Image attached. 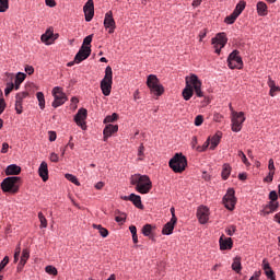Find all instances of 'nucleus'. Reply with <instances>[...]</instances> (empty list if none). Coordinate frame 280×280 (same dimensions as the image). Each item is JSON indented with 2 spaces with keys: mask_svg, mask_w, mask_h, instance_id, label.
I'll list each match as a JSON object with an SVG mask.
<instances>
[{
  "mask_svg": "<svg viewBox=\"0 0 280 280\" xmlns=\"http://www.w3.org/2000/svg\"><path fill=\"white\" fill-rule=\"evenodd\" d=\"M186 80V86L182 92V95L186 102H189L191 97H194V91L197 95V97H203L202 93V82L198 80V75L190 74L189 77L185 78Z\"/></svg>",
  "mask_w": 280,
  "mask_h": 280,
  "instance_id": "f257e3e1",
  "label": "nucleus"
},
{
  "mask_svg": "<svg viewBox=\"0 0 280 280\" xmlns=\"http://www.w3.org/2000/svg\"><path fill=\"white\" fill-rule=\"evenodd\" d=\"M130 184L136 186L138 194H150L152 190V180L148 175L135 174L130 177Z\"/></svg>",
  "mask_w": 280,
  "mask_h": 280,
  "instance_id": "f03ea898",
  "label": "nucleus"
},
{
  "mask_svg": "<svg viewBox=\"0 0 280 280\" xmlns=\"http://www.w3.org/2000/svg\"><path fill=\"white\" fill-rule=\"evenodd\" d=\"M168 165L175 174H183L187 167V158L182 153H176L168 162Z\"/></svg>",
  "mask_w": 280,
  "mask_h": 280,
  "instance_id": "7ed1b4c3",
  "label": "nucleus"
},
{
  "mask_svg": "<svg viewBox=\"0 0 280 280\" xmlns=\"http://www.w3.org/2000/svg\"><path fill=\"white\" fill-rule=\"evenodd\" d=\"M113 90V68L107 66L105 69V75L101 81V91L105 97L110 95V91Z\"/></svg>",
  "mask_w": 280,
  "mask_h": 280,
  "instance_id": "20e7f679",
  "label": "nucleus"
},
{
  "mask_svg": "<svg viewBox=\"0 0 280 280\" xmlns=\"http://www.w3.org/2000/svg\"><path fill=\"white\" fill-rule=\"evenodd\" d=\"M21 185V177H7L1 183V189L8 194H16Z\"/></svg>",
  "mask_w": 280,
  "mask_h": 280,
  "instance_id": "39448f33",
  "label": "nucleus"
},
{
  "mask_svg": "<svg viewBox=\"0 0 280 280\" xmlns=\"http://www.w3.org/2000/svg\"><path fill=\"white\" fill-rule=\"evenodd\" d=\"M147 85L150 89L151 93L153 95H156L158 97L161 96L162 93H165V89L159 81V78L154 74H150L147 79Z\"/></svg>",
  "mask_w": 280,
  "mask_h": 280,
  "instance_id": "423d86ee",
  "label": "nucleus"
},
{
  "mask_svg": "<svg viewBox=\"0 0 280 280\" xmlns=\"http://www.w3.org/2000/svg\"><path fill=\"white\" fill-rule=\"evenodd\" d=\"M230 108L232 109V131L240 132L244 126V121H246L244 112H235L231 105Z\"/></svg>",
  "mask_w": 280,
  "mask_h": 280,
  "instance_id": "0eeeda50",
  "label": "nucleus"
},
{
  "mask_svg": "<svg viewBox=\"0 0 280 280\" xmlns=\"http://www.w3.org/2000/svg\"><path fill=\"white\" fill-rule=\"evenodd\" d=\"M228 67L230 69H242L244 67V61L240 57L238 50H233L228 57Z\"/></svg>",
  "mask_w": 280,
  "mask_h": 280,
  "instance_id": "6e6552de",
  "label": "nucleus"
},
{
  "mask_svg": "<svg viewBox=\"0 0 280 280\" xmlns=\"http://www.w3.org/2000/svg\"><path fill=\"white\" fill-rule=\"evenodd\" d=\"M52 96H54V102L51 104L52 108H58V106H62L65 102H67V94L62 92V88L56 86L52 89Z\"/></svg>",
  "mask_w": 280,
  "mask_h": 280,
  "instance_id": "1a4fd4ad",
  "label": "nucleus"
},
{
  "mask_svg": "<svg viewBox=\"0 0 280 280\" xmlns=\"http://www.w3.org/2000/svg\"><path fill=\"white\" fill-rule=\"evenodd\" d=\"M226 43H229V38H226V33H219L215 37L212 38V45L215 49V54H220L222 49L226 46Z\"/></svg>",
  "mask_w": 280,
  "mask_h": 280,
  "instance_id": "9d476101",
  "label": "nucleus"
},
{
  "mask_svg": "<svg viewBox=\"0 0 280 280\" xmlns=\"http://www.w3.org/2000/svg\"><path fill=\"white\" fill-rule=\"evenodd\" d=\"M237 199L235 198V190L233 188H229L225 196L223 197V205L229 211H233L235 209V205Z\"/></svg>",
  "mask_w": 280,
  "mask_h": 280,
  "instance_id": "9b49d317",
  "label": "nucleus"
},
{
  "mask_svg": "<svg viewBox=\"0 0 280 280\" xmlns=\"http://www.w3.org/2000/svg\"><path fill=\"white\" fill-rule=\"evenodd\" d=\"M104 27L105 30H108V34H115L117 24L115 23V19L113 18V11H108L105 14Z\"/></svg>",
  "mask_w": 280,
  "mask_h": 280,
  "instance_id": "f8f14e48",
  "label": "nucleus"
},
{
  "mask_svg": "<svg viewBox=\"0 0 280 280\" xmlns=\"http://www.w3.org/2000/svg\"><path fill=\"white\" fill-rule=\"evenodd\" d=\"M91 56V46H81L79 51L77 52L74 57V62L77 65H80V62H83V60H86Z\"/></svg>",
  "mask_w": 280,
  "mask_h": 280,
  "instance_id": "ddd939ff",
  "label": "nucleus"
},
{
  "mask_svg": "<svg viewBox=\"0 0 280 280\" xmlns=\"http://www.w3.org/2000/svg\"><path fill=\"white\" fill-rule=\"evenodd\" d=\"M83 12L85 14V21L88 23L93 21V16H95V5L93 4V0H88L85 5L83 7Z\"/></svg>",
  "mask_w": 280,
  "mask_h": 280,
  "instance_id": "4468645a",
  "label": "nucleus"
},
{
  "mask_svg": "<svg viewBox=\"0 0 280 280\" xmlns=\"http://www.w3.org/2000/svg\"><path fill=\"white\" fill-rule=\"evenodd\" d=\"M58 34H54V28H48L40 37L42 43L45 45H54L55 40H57Z\"/></svg>",
  "mask_w": 280,
  "mask_h": 280,
  "instance_id": "2eb2a0df",
  "label": "nucleus"
},
{
  "mask_svg": "<svg viewBox=\"0 0 280 280\" xmlns=\"http://www.w3.org/2000/svg\"><path fill=\"white\" fill-rule=\"evenodd\" d=\"M88 115H89V112L86 110V108H80L77 115L74 116V121L77 126L84 128L85 126L84 121L86 120Z\"/></svg>",
  "mask_w": 280,
  "mask_h": 280,
  "instance_id": "dca6fc26",
  "label": "nucleus"
},
{
  "mask_svg": "<svg viewBox=\"0 0 280 280\" xmlns=\"http://www.w3.org/2000/svg\"><path fill=\"white\" fill-rule=\"evenodd\" d=\"M197 218L200 224H207L209 222V208L201 206L197 210Z\"/></svg>",
  "mask_w": 280,
  "mask_h": 280,
  "instance_id": "f3484780",
  "label": "nucleus"
},
{
  "mask_svg": "<svg viewBox=\"0 0 280 280\" xmlns=\"http://www.w3.org/2000/svg\"><path fill=\"white\" fill-rule=\"evenodd\" d=\"M219 244L221 250H231V248H233V240L231 237H226L224 234L220 236Z\"/></svg>",
  "mask_w": 280,
  "mask_h": 280,
  "instance_id": "a211bd4d",
  "label": "nucleus"
},
{
  "mask_svg": "<svg viewBox=\"0 0 280 280\" xmlns=\"http://www.w3.org/2000/svg\"><path fill=\"white\" fill-rule=\"evenodd\" d=\"M176 222H178V218H176V215H173V218H171L170 222H167L163 230H162V234L163 235H172V233H174V226L176 225Z\"/></svg>",
  "mask_w": 280,
  "mask_h": 280,
  "instance_id": "6ab92c4d",
  "label": "nucleus"
},
{
  "mask_svg": "<svg viewBox=\"0 0 280 280\" xmlns=\"http://www.w3.org/2000/svg\"><path fill=\"white\" fill-rule=\"evenodd\" d=\"M27 97V92H20L15 96V110L18 115H21L23 113V100Z\"/></svg>",
  "mask_w": 280,
  "mask_h": 280,
  "instance_id": "aec40b11",
  "label": "nucleus"
},
{
  "mask_svg": "<svg viewBox=\"0 0 280 280\" xmlns=\"http://www.w3.org/2000/svg\"><path fill=\"white\" fill-rule=\"evenodd\" d=\"M121 200H129L137 207V209H143V203L141 202V196L131 194L130 196L121 197Z\"/></svg>",
  "mask_w": 280,
  "mask_h": 280,
  "instance_id": "412c9836",
  "label": "nucleus"
},
{
  "mask_svg": "<svg viewBox=\"0 0 280 280\" xmlns=\"http://www.w3.org/2000/svg\"><path fill=\"white\" fill-rule=\"evenodd\" d=\"M277 209H279V202L269 201L261 210V215H270V213H275Z\"/></svg>",
  "mask_w": 280,
  "mask_h": 280,
  "instance_id": "4be33fe9",
  "label": "nucleus"
},
{
  "mask_svg": "<svg viewBox=\"0 0 280 280\" xmlns=\"http://www.w3.org/2000/svg\"><path fill=\"white\" fill-rule=\"evenodd\" d=\"M117 130H119V126L117 125H107L105 127V129L103 130V135H104V141L108 140V137H113V135H115V132H117Z\"/></svg>",
  "mask_w": 280,
  "mask_h": 280,
  "instance_id": "5701e85b",
  "label": "nucleus"
},
{
  "mask_svg": "<svg viewBox=\"0 0 280 280\" xmlns=\"http://www.w3.org/2000/svg\"><path fill=\"white\" fill-rule=\"evenodd\" d=\"M38 174L40 178L44 180V183H47V180H49V170L47 167V162L40 163Z\"/></svg>",
  "mask_w": 280,
  "mask_h": 280,
  "instance_id": "b1692460",
  "label": "nucleus"
},
{
  "mask_svg": "<svg viewBox=\"0 0 280 280\" xmlns=\"http://www.w3.org/2000/svg\"><path fill=\"white\" fill-rule=\"evenodd\" d=\"M7 176H19L21 174V166L11 164L5 168Z\"/></svg>",
  "mask_w": 280,
  "mask_h": 280,
  "instance_id": "393cba45",
  "label": "nucleus"
},
{
  "mask_svg": "<svg viewBox=\"0 0 280 280\" xmlns=\"http://www.w3.org/2000/svg\"><path fill=\"white\" fill-rule=\"evenodd\" d=\"M262 269L265 270V275L268 277V279L275 280V271L270 267V262H268L266 259L262 260Z\"/></svg>",
  "mask_w": 280,
  "mask_h": 280,
  "instance_id": "a878e982",
  "label": "nucleus"
},
{
  "mask_svg": "<svg viewBox=\"0 0 280 280\" xmlns=\"http://www.w3.org/2000/svg\"><path fill=\"white\" fill-rule=\"evenodd\" d=\"M256 10L259 16H266L268 14V4H266L264 1H259L256 4Z\"/></svg>",
  "mask_w": 280,
  "mask_h": 280,
  "instance_id": "bb28decb",
  "label": "nucleus"
},
{
  "mask_svg": "<svg viewBox=\"0 0 280 280\" xmlns=\"http://www.w3.org/2000/svg\"><path fill=\"white\" fill-rule=\"evenodd\" d=\"M270 91H269V95L271 97H275V95H277V93H279L280 88L277 86V84L275 83V80H272L271 78H269L268 82H267Z\"/></svg>",
  "mask_w": 280,
  "mask_h": 280,
  "instance_id": "cd10ccee",
  "label": "nucleus"
},
{
  "mask_svg": "<svg viewBox=\"0 0 280 280\" xmlns=\"http://www.w3.org/2000/svg\"><path fill=\"white\" fill-rule=\"evenodd\" d=\"M220 139H222V132H217L212 138H210V150H215L220 145Z\"/></svg>",
  "mask_w": 280,
  "mask_h": 280,
  "instance_id": "c85d7f7f",
  "label": "nucleus"
},
{
  "mask_svg": "<svg viewBox=\"0 0 280 280\" xmlns=\"http://www.w3.org/2000/svg\"><path fill=\"white\" fill-rule=\"evenodd\" d=\"M244 10H246V1L241 0V1L236 4V7H235V9H234L233 12L240 16V14H242V12H244Z\"/></svg>",
  "mask_w": 280,
  "mask_h": 280,
  "instance_id": "c756f323",
  "label": "nucleus"
},
{
  "mask_svg": "<svg viewBox=\"0 0 280 280\" xmlns=\"http://www.w3.org/2000/svg\"><path fill=\"white\" fill-rule=\"evenodd\" d=\"M232 269L235 272L240 273V270H242V258H240V257L234 258V261L232 264Z\"/></svg>",
  "mask_w": 280,
  "mask_h": 280,
  "instance_id": "7c9ffc66",
  "label": "nucleus"
},
{
  "mask_svg": "<svg viewBox=\"0 0 280 280\" xmlns=\"http://www.w3.org/2000/svg\"><path fill=\"white\" fill-rule=\"evenodd\" d=\"M221 176H222L223 180L229 179V176H231V165H229V164L223 165Z\"/></svg>",
  "mask_w": 280,
  "mask_h": 280,
  "instance_id": "2f4dec72",
  "label": "nucleus"
},
{
  "mask_svg": "<svg viewBox=\"0 0 280 280\" xmlns=\"http://www.w3.org/2000/svg\"><path fill=\"white\" fill-rule=\"evenodd\" d=\"M93 229H96L98 231L101 237H108V231L104 226L100 224H93Z\"/></svg>",
  "mask_w": 280,
  "mask_h": 280,
  "instance_id": "473e14b6",
  "label": "nucleus"
},
{
  "mask_svg": "<svg viewBox=\"0 0 280 280\" xmlns=\"http://www.w3.org/2000/svg\"><path fill=\"white\" fill-rule=\"evenodd\" d=\"M238 15L233 11L231 13V15H228L224 20L225 23H228V25H233V23H235V21H237Z\"/></svg>",
  "mask_w": 280,
  "mask_h": 280,
  "instance_id": "72a5a7b5",
  "label": "nucleus"
},
{
  "mask_svg": "<svg viewBox=\"0 0 280 280\" xmlns=\"http://www.w3.org/2000/svg\"><path fill=\"white\" fill-rule=\"evenodd\" d=\"M36 97L39 102V108L42 110H45V94H43V92H37Z\"/></svg>",
  "mask_w": 280,
  "mask_h": 280,
  "instance_id": "f704fd0d",
  "label": "nucleus"
},
{
  "mask_svg": "<svg viewBox=\"0 0 280 280\" xmlns=\"http://www.w3.org/2000/svg\"><path fill=\"white\" fill-rule=\"evenodd\" d=\"M142 235H144V237H150V235H152V225L151 224H145L142 228Z\"/></svg>",
  "mask_w": 280,
  "mask_h": 280,
  "instance_id": "c9c22d12",
  "label": "nucleus"
},
{
  "mask_svg": "<svg viewBox=\"0 0 280 280\" xmlns=\"http://www.w3.org/2000/svg\"><path fill=\"white\" fill-rule=\"evenodd\" d=\"M211 144V138H208L207 141L203 143V145H198L196 148L197 152H206L207 148Z\"/></svg>",
  "mask_w": 280,
  "mask_h": 280,
  "instance_id": "e433bc0d",
  "label": "nucleus"
},
{
  "mask_svg": "<svg viewBox=\"0 0 280 280\" xmlns=\"http://www.w3.org/2000/svg\"><path fill=\"white\" fill-rule=\"evenodd\" d=\"M9 8H10L9 0H0V12H8Z\"/></svg>",
  "mask_w": 280,
  "mask_h": 280,
  "instance_id": "4c0bfd02",
  "label": "nucleus"
},
{
  "mask_svg": "<svg viewBox=\"0 0 280 280\" xmlns=\"http://www.w3.org/2000/svg\"><path fill=\"white\" fill-rule=\"evenodd\" d=\"M117 119H119V115H117V113H114L113 115L107 116L104 119V124H113V121H117Z\"/></svg>",
  "mask_w": 280,
  "mask_h": 280,
  "instance_id": "58836bf2",
  "label": "nucleus"
},
{
  "mask_svg": "<svg viewBox=\"0 0 280 280\" xmlns=\"http://www.w3.org/2000/svg\"><path fill=\"white\" fill-rule=\"evenodd\" d=\"M27 259H30V250L23 249L20 264H27Z\"/></svg>",
  "mask_w": 280,
  "mask_h": 280,
  "instance_id": "ea45409f",
  "label": "nucleus"
},
{
  "mask_svg": "<svg viewBox=\"0 0 280 280\" xmlns=\"http://www.w3.org/2000/svg\"><path fill=\"white\" fill-rule=\"evenodd\" d=\"M45 271L47 272V275H52L54 277L58 276V269H56V267L51 265L46 266Z\"/></svg>",
  "mask_w": 280,
  "mask_h": 280,
  "instance_id": "a19ab883",
  "label": "nucleus"
},
{
  "mask_svg": "<svg viewBox=\"0 0 280 280\" xmlns=\"http://www.w3.org/2000/svg\"><path fill=\"white\" fill-rule=\"evenodd\" d=\"M38 219L40 222V229H47V219L45 218V214H43V212H38Z\"/></svg>",
  "mask_w": 280,
  "mask_h": 280,
  "instance_id": "79ce46f5",
  "label": "nucleus"
},
{
  "mask_svg": "<svg viewBox=\"0 0 280 280\" xmlns=\"http://www.w3.org/2000/svg\"><path fill=\"white\" fill-rule=\"evenodd\" d=\"M235 231H237V226H235V225H229L225 229V233H226V235H230V237H233V235L235 234Z\"/></svg>",
  "mask_w": 280,
  "mask_h": 280,
  "instance_id": "37998d69",
  "label": "nucleus"
},
{
  "mask_svg": "<svg viewBox=\"0 0 280 280\" xmlns=\"http://www.w3.org/2000/svg\"><path fill=\"white\" fill-rule=\"evenodd\" d=\"M25 78H27L25 73L19 72L15 77V82H19V84H23V82L25 81Z\"/></svg>",
  "mask_w": 280,
  "mask_h": 280,
  "instance_id": "c03bdc74",
  "label": "nucleus"
},
{
  "mask_svg": "<svg viewBox=\"0 0 280 280\" xmlns=\"http://www.w3.org/2000/svg\"><path fill=\"white\" fill-rule=\"evenodd\" d=\"M67 180H70V183H73L74 185L80 186V182L78 180V177L71 174H66Z\"/></svg>",
  "mask_w": 280,
  "mask_h": 280,
  "instance_id": "a18cd8bd",
  "label": "nucleus"
},
{
  "mask_svg": "<svg viewBox=\"0 0 280 280\" xmlns=\"http://www.w3.org/2000/svg\"><path fill=\"white\" fill-rule=\"evenodd\" d=\"M91 43H93V35H89L83 39L82 47H91Z\"/></svg>",
  "mask_w": 280,
  "mask_h": 280,
  "instance_id": "49530a36",
  "label": "nucleus"
},
{
  "mask_svg": "<svg viewBox=\"0 0 280 280\" xmlns=\"http://www.w3.org/2000/svg\"><path fill=\"white\" fill-rule=\"evenodd\" d=\"M238 156L244 163V165H250V163L248 162V159L246 158V154H244V151H238Z\"/></svg>",
  "mask_w": 280,
  "mask_h": 280,
  "instance_id": "de8ad7c7",
  "label": "nucleus"
},
{
  "mask_svg": "<svg viewBox=\"0 0 280 280\" xmlns=\"http://www.w3.org/2000/svg\"><path fill=\"white\" fill-rule=\"evenodd\" d=\"M269 200H271V202H279L277 200H279V195H277V192L275 190L269 192Z\"/></svg>",
  "mask_w": 280,
  "mask_h": 280,
  "instance_id": "09e8293b",
  "label": "nucleus"
},
{
  "mask_svg": "<svg viewBox=\"0 0 280 280\" xmlns=\"http://www.w3.org/2000/svg\"><path fill=\"white\" fill-rule=\"evenodd\" d=\"M10 264V257L5 256L0 262V272Z\"/></svg>",
  "mask_w": 280,
  "mask_h": 280,
  "instance_id": "8fccbe9b",
  "label": "nucleus"
},
{
  "mask_svg": "<svg viewBox=\"0 0 280 280\" xmlns=\"http://www.w3.org/2000/svg\"><path fill=\"white\" fill-rule=\"evenodd\" d=\"M12 91H14V83H8L4 90V95L8 96Z\"/></svg>",
  "mask_w": 280,
  "mask_h": 280,
  "instance_id": "3c124183",
  "label": "nucleus"
},
{
  "mask_svg": "<svg viewBox=\"0 0 280 280\" xmlns=\"http://www.w3.org/2000/svg\"><path fill=\"white\" fill-rule=\"evenodd\" d=\"M202 121H205V118L202 117V115L196 116L195 126H202Z\"/></svg>",
  "mask_w": 280,
  "mask_h": 280,
  "instance_id": "603ef678",
  "label": "nucleus"
},
{
  "mask_svg": "<svg viewBox=\"0 0 280 280\" xmlns=\"http://www.w3.org/2000/svg\"><path fill=\"white\" fill-rule=\"evenodd\" d=\"M269 173L275 174V160L270 159L268 164Z\"/></svg>",
  "mask_w": 280,
  "mask_h": 280,
  "instance_id": "864d4df0",
  "label": "nucleus"
},
{
  "mask_svg": "<svg viewBox=\"0 0 280 280\" xmlns=\"http://www.w3.org/2000/svg\"><path fill=\"white\" fill-rule=\"evenodd\" d=\"M144 152H145V147L142 144L138 149V156H139L140 161H143V158H141V156H143Z\"/></svg>",
  "mask_w": 280,
  "mask_h": 280,
  "instance_id": "5fc2aeb1",
  "label": "nucleus"
},
{
  "mask_svg": "<svg viewBox=\"0 0 280 280\" xmlns=\"http://www.w3.org/2000/svg\"><path fill=\"white\" fill-rule=\"evenodd\" d=\"M275 178V173H268V175L264 178V183H272Z\"/></svg>",
  "mask_w": 280,
  "mask_h": 280,
  "instance_id": "6e6d98bb",
  "label": "nucleus"
},
{
  "mask_svg": "<svg viewBox=\"0 0 280 280\" xmlns=\"http://www.w3.org/2000/svg\"><path fill=\"white\" fill-rule=\"evenodd\" d=\"M190 145H191L192 150H196V148H198V147H196V145H198V137H196V136L192 137Z\"/></svg>",
  "mask_w": 280,
  "mask_h": 280,
  "instance_id": "4d7b16f0",
  "label": "nucleus"
},
{
  "mask_svg": "<svg viewBox=\"0 0 280 280\" xmlns=\"http://www.w3.org/2000/svg\"><path fill=\"white\" fill-rule=\"evenodd\" d=\"M5 100L4 98H0V115L3 114V110H5Z\"/></svg>",
  "mask_w": 280,
  "mask_h": 280,
  "instance_id": "13d9d810",
  "label": "nucleus"
},
{
  "mask_svg": "<svg viewBox=\"0 0 280 280\" xmlns=\"http://www.w3.org/2000/svg\"><path fill=\"white\" fill-rule=\"evenodd\" d=\"M9 149H10V144H8V142H4L2 144L1 154H8Z\"/></svg>",
  "mask_w": 280,
  "mask_h": 280,
  "instance_id": "bf43d9fd",
  "label": "nucleus"
},
{
  "mask_svg": "<svg viewBox=\"0 0 280 280\" xmlns=\"http://www.w3.org/2000/svg\"><path fill=\"white\" fill-rule=\"evenodd\" d=\"M25 73H27L28 75H33L34 74V67L26 66L25 67Z\"/></svg>",
  "mask_w": 280,
  "mask_h": 280,
  "instance_id": "052dcab7",
  "label": "nucleus"
},
{
  "mask_svg": "<svg viewBox=\"0 0 280 280\" xmlns=\"http://www.w3.org/2000/svg\"><path fill=\"white\" fill-rule=\"evenodd\" d=\"M45 3L48 8H56V0H45Z\"/></svg>",
  "mask_w": 280,
  "mask_h": 280,
  "instance_id": "680f3d73",
  "label": "nucleus"
},
{
  "mask_svg": "<svg viewBox=\"0 0 280 280\" xmlns=\"http://www.w3.org/2000/svg\"><path fill=\"white\" fill-rule=\"evenodd\" d=\"M116 222H126V214H121L120 217L115 218Z\"/></svg>",
  "mask_w": 280,
  "mask_h": 280,
  "instance_id": "e2e57ef3",
  "label": "nucleus"
},
{
  "mask_svg": "<svg viewBox=\"0 0 280 280\" xmlns=\"http://www.w3.org/2000/svg\"><path fill=\"white\" fill-rule=\"evenodd\" d=\"M50 161H51L52 163H58V154L51 153V154H50Z\"/></svg>",
  "mask_w": 280,
  "mask_h": 280,
  "instance_id": "0e129e2a",
  "label": "nucleus"
},
{
  "mask_svg": "<svg viewBox=\"0 0 280 280\" xmlns=\"http://www.w3.org/2000/svg\"><path fill=\"white\" fill-rule=\"evenodd\" d=\"M49 141H56V131H49Z\"/></svg>",
  "mask_w": 280,
  "mask_h": 280,
  "instance_id": "69168bd1",
  "label": "nucleus"
},
{
  "mask_svg": "<svg viewBox=\"0 0 280 280\" xmlns=\"http://www.w3.org/2000/svg\"><path fill=\"white\" fill-rule=\"evenodd\" d=\"M129 231H130L131 235H137V226L130 225Z\"/></svg>",
  "mask_w": 280,
  "mask_h": 280,
  "instance_id": "338daca9",
  "label": "nucleus"
},
{
  "mask_svg": "<svg viewBox=\"0 0 280 280\" xmlns=\"http://www.w3.org/2000/svg\"><path fill=\"white\" fill-rule=\"evenodd\" d=\"M275 222H278V224H280V212L275 214Z\"/></svg>",
  "mask_w": 280,
  "mask_h": 280,
  "instance_id": "774afa93",
  "label": "nucleus"
}]
</instances>
